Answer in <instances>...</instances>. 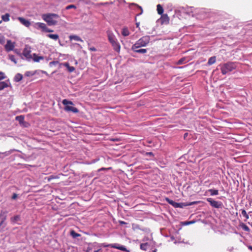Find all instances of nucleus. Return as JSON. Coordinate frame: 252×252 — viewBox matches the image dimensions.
I'll return each mask as SVG.
<instances>
[{
  "label": "nucleus",
  "instance_id": "nucleus-44",
  "mask_svg": "<svg viewBox=\"0 0 252 252\" xmlns=\"http://www.w3.org/2000/svg\"><path fill=\"white\" fill-rule=\"evenodd\" d=\"M106 169L105 168H100L99 169H98V171H102V170H106Z\"/></svg>",
  "mask_w": 252,
  "mask_h": 252
},
{
  "label": "nucleus",
  "instance_id": "nucleus-23",
  "mask_svg": "<svg viewBox=\"0 0 252 252\" xmlns=\"http://www.w3.org/2000/svg\"><path fill=\"white\" fill-rule=\"evenodd\" d=\"M8 85L5 82H0V91L8 87Z\"/></svg>",
  "mask_w": 252,
  "mask_h": 252
},
{
  "label": "nucleus",
  "instance_id": "nucleus-49",
  "mask_svg": "<svg viewBox=\"0 0 252 252\" xmlns=\"http://www.w3.org/2000/svg\"><path fill=\"white\" fill-rule=\"evenodd\" d=\"M0 43H1V44H2V43H3V41H2V40H0Z\"/></svg>",
  "mask_w": 252,
  "mask_h": 252
},
{
  "label": "nucleus",
  "instance_id": "nucleus-42",
  "mask_svg": "<svg viewBox=\"0 0 252 252\" xmlns=\"http://www.w3.org/2000/svg\"><path fill=\"white\" fill-rule=\"evenodd\" d=\"M53 31H54L53 30H51L47 28L46 30L45 31V32H53Z\"/></svg>",
  "mask_w": 252,
  "mask_h": 252
},
{
  "label": "nucleus",
  "instance_id": "nucleus-48",
  "mask_svg": "<svg viewBox=\"0 0 252 252\" xmlns=\"http://www.w3.org/2000/svg\"><path fill=\"white\" fill-rule=\"evenodd\" d=\"M196 202H191L189 204V205H192V204H196Z\"/></svg>",
  "mask_w": 252,
  "mask_h": 252
},
{
  "label": "nucleus",
  "instance_id": "nucleus-17",
  "mask_svg": "<svg viewBox=\"0 0 252 252\" xmlns=\"http://www.w3.org/2000/svg\"><path fill=\"white\" fill-rule=\"evenodd\" d=\"M63 65L67 68L69 72H72L75 70V68L73 66H70L68 63H64Z\"/></svg>",
  "mask_w": 252,
  "mask_h": 252
},
{
  "label": "nucleus",
  "instance_id": "nucleus-2",
  "mask_svg": "<svg viewBox=\"0 0 252 252\" xmlns=\"http://www.w3.org/2000/svg\"><path fill=\"white\" fill-rule=\"evenodd\" d=\"M150 36L146 35L138 39L131 47L132 50H135L141 47L146 46L150 42Z\"/></svg>",
  "mask_w": 252,
  "mask_h": 252
},
{
  "label": "nucleus",
  "instance_id": "nucleus-41",
  "mask_svg": "<svg viewBox=\"0 0 252 252\" xmlns=\"http://www.w3.org/2000/svg\"><path fill=\"white\" fill-rule=\"evenodd\" d=\"M17 197V194L16 193H14L12 196V199H15Z\"/></svg>",
  "mask_w": 252,
  "mask_h": 252
},
{
  "label": "nucleus",
  "instance_id": "nucleus-27",
  "mask_svg": "<svg viewBox=\"0 0 252 252\" xmlns=\"http://www.w3.org/2000/svg\"><path fill=\"white\" fill-rule=\"evenodd\" d=\"M9 14L8 13H6L3 15L2 16L1 18L3 21L5 22L8 21L9 20Z\"/></svg>",
  "mask_w": 252,
  "mask_h": 252
},
{
  "label": "nucleus",
  "instance_id": "nucleus-1",
  "mask_svg": "<svg viewBox=\"0 0 252 252\" xmlns=\"http://www.w3.org/2000/svg\"><path fill=\"white\" fill-rule=\"evenodd\" d=\"M108 37V39L111 43L114 50L117 53H120L121 50V45L118 42L115 35L113 32L110 30H108L106 32Z\"/></svg>",
  "mask_w": 252,
  "mask_h": 252
},
{
  "label": "nucleus",
  "instance_id": "nucleus-28",
  "mask_svg": "<svg viewBox=\"0 0 252 252\" xmlns=\"http://www.w3.org/2000/svg\"><path fill=\"white\" fill-rule=\"evenodd\" d=\"M20 220V216L18 215L15 216L11 218L10 220L12 222L15 223L17 221Z\"/></svg>",
  "mask_w": 252,
  "mask_h": 252
},
{
  "label": "nucleus",
  "instance_id": "nucleus-34",
  "mask_svg": "<svg viewBox=\"0 0 252 252\" xmlns=\"http://www.w3.org/2000/svg\"><path fill=\"white\" fill-rule=\"evenodd\" d=\"M172 206H173V207H176V208L181 207V206L180 203H177V202H176L175 201H174V202H173V204L172 205Z\"/></svg>",
  "mask_w": 252,
  "mask_h": 252
},
{
  "label": "nucleus",
  "instance_id": "nucleus-31",
  "mask_svg": "<svg viewBox=\"0 0 252 252\" xmlns=\"http://www.w3.org/2000/svg\"><path fill=\"white\" fill-rule=\"evenodd\" d=\"M242 214L246 218V220L249 219V216L245 210H242Z\"/></svg>",
  "mask_w": 252,
  "mask_h": 252
},
{
  "label": "nucleus",
  "instance_id": "nucleus-15",
  "mask_svg": "<svg viewBox=\"0 0 252 252\" xmlns=\"http://www.w3.org/2000/svg\"><path fill=\"white\" fill-rule=\"evenodd\" d=\"M110 246L111 248H115V249H117L123 251L128 252V251H127L126 248L123 246H116V244H112V245H110Z\"/></svg>",
  "mask_w": 252,
  "mask_h": 252
},
{
  "label": "nucleus",
  "instance_id": "nucleus-22",
  "mask_svg": "<svg viewBox=\"0 0 252 252\" xmlns=\"http://www.w3.org/2000/svg\"><path fill=\"white\" fill-rule=\"evenodd\" d=\"M216 61V58L215 56L209 58L208 62V65H212L215 63Z\"/></svg>",
  "mask_w": 252,
  "mask_h": 252
},
{
  "label": "nucleus",
  "instance_id": "nucleus-18",
  "mask_svg": "<svg viewBox=\"0 0 252 252\" xmlns=\"http://www.w3.org/2000/svg\"><path fill=\"white\" fill-rule=\"evenodd\" d=\"M47 36L48 37L54 40H57L59 38V35L57 34H48Z\"/></svg>",
  "mask_w": 252,
  "mask_h": 252
},
{
  "label": "nucleus",
  "instance_id": "nucleus-33",
  "mask_svg": "<svg viewBox=\"0 0 252 252\" xmlns=\"http://www.w3.org/2000/svg\"><path fill=\"white\" fill-rule=\"evenodd\" d=\"M172 206H173V207H176V208L181 207V206L180 203H177V202H176L175 201H174V202H173V204L172 205Z\"/></svg>",
  "mask_w": 252,
  "mask_h": 252
},
{
  "label": "nucleus",
  "instance_id": "nucleus-40",
  "mask_svg": "<svg viewBox=\"0 0 252 252\" xmlns=\"http://www.w3.org/2000/svg\"><path fill=\"white\" fill-rule=\"evenodd\" d=\"M184 60L183 59H180V60L178 61V64H181L183 63V62H184Z\"/></svg>",
  "mask_w": 252,
  "mask_h": 252
},
{
  "label": "nucleus",
  "instance_id": "nucleus-25",
  "mask_svg": "<svg viewBox=\"0 0 252 252\" xmlns=\"http://www.w3.org/2000/svg\"><path fill=\"white\" fill-rule=\"evenodd\" d=\"M132 50L136 53H141V54H145L147 51L146 49H136Z\"/></svg>",
  "mask_w": 252,
  "mask_h": 252
},
{
  "label": "nucleus",
  "instance_id": "nucleus-26",
  "mask_svg": "<svg viewBox=\"0 0 252 252\" xmlns=\"http://www.w3.org/2000/svg\"><path fill=\"white\" fill-rule=\"evenodd\" d=\"M208 191L210 192L211 195H216L219 194V191L217 189H210Z\"/></svg>",
  "mask_w": 252,
  "mask_h": 252
},
{
  "label": "nucleus",
  "instance_id": "nucleus-30",
  "mask_svg": "<svg viewBox=\"0 0 252 252\" xmlns=\"http://www.w3.org/2000/svg\"><path fill=\"white\" fill-rule=\"evenodd\" d=\"M70 234L73 237V238H76L77 237H79L80 236V235L77 233H76L73 230H72L71 232H70Z\"/></svg>",
  "mask_w": 252,
  "mask_h": 252
},
{
  "label": "nucleus",
  "instance_id": "nucleus-29",
  "mask_svg": "<svg viewBox=\"0 0 252 252\" xmlns=\"http://www.w3.org/2000/svg\"><path fill=\"white\" fill-rule=\"evenodd\" d=\"M148 245L147 243L141 244L140 245V249L142 250L146 251Z\"/></svg>",
  "mask_w": 252,
  "mask_h": 252
},
{
  "label": "nucleus",
  "instance_id": "nucleus-13",
  "mask_svg": "<svg viewBox=\"0 0 252 252\" xmlns=\"http://www.w3.org/2000/svg\"><path fill=\"white\" fill-rule=\"evenodd\" d=\"M34 62H39L40 60L44 59L43 56H39L36 54H33L32 56V59Z\"/></svg>",
  "mask_w": 252,
  "mask_h": 252
},
{
  "label": "nucleus",
  "instance_id": "nucleus-47",
  "mask_svg": "<svg viewBox=\"0 0 252 252\" xmlns=\"http://www.w3.org/2000/svg\"><path fill=\"white\" fill-rule=\"evenodd\" d=\"M248 249L251 251H252V246H248Z\"/></svg>",
  "mask_w": 252,
  "mask_h": 252
},
{
  "label": "nucleus",
  "instance_id": "nucleus-21",
  "mask_svg": "<svg viewBox=\"0 0 252 252\" xmlns=\"http://www.w3.org/2000/svg\"><path fill=\"white\" fill-rule=\"evenodd\" d=\"M15 119L19 122L20 124H22L24 122V117L22 115L16 117Z\"/></svg>",
  "mask_w": 252,
  "mask_h": 252
},
{
  "label": "nucleus",
  "instance_id": "nucleus-37",
  "mask_svg": "<svg viewBox=\"0 0 252 252\" xmlns=\"http://www.w3.org/2000/svg\"><path fill=\"white\" fill-rule=\"evenodd\" d=\"M57 178H58L57 176H54V175H52V176H50V177H49L48 178V181L49 182V181H50L52 179H57Z\"/></svg>",
  "mask_w": 252,
  "mask_h": 252
},
{
  "label": "nucleus",
  "instance_id": "nucleus-5",
  "mask_svg": "<svg viewBox=\"0 0 252 252\" xmlns=\"http://www.w3.org/2000/svg\"><path fill=\"white\" fill-rule=\"evenodd\" d=\"M7 214V212L6 211H1L0 213V232L3 231L6 225L5 221L6 220Z\"/></svg>",
  "mask_w": 252,
  "mask_h": 252
},
{
  "label": "nucleus",
  "instance_id": "nucleus-36",
  "mask_svg": "<svg viewBox=\"0 0 252 252\" xmlns=\"http://www.w3.org/2000/svg\"><path fill=\"white\" fill-rule=\"evenodd\" d=\"M165 200H166V201H167L169 204H170V205H171L173 204V202H174V201H173V200H171V199H170L169 198H167V197H166V198H165Z\"/></svg>",
  "mask_w": 252,
  "mask_h": 252
},
{
  "label": "nucleus",
  "instance_id": "nucleus-39",
  "mask_svg": "<svg viewBox=\"0 0 252 252\" xmlns=\"http://www.w3.org/2000/svg\"><path fill=\"white\" fill-rule=\"evenodd\" d=\"M59 63V62L58 61H53L50 63V65L51 66L52 65H56Z\"/></svg>",
  "mask_w": 252,
  "mask_h": 252
},
{
  "label": "nucleus",
  "instance_id": "nucleus-7",
  "mask_svg": "<svg viewBox=\"0 0 252 252\" xmlns=\"http://www.w3.org/2000/svg\"><path fill=\"white\" fill-rule=\"evenodd\" d=\"M31 53V47L28 45H26L23 52V55L27 60H30L32 59V55Z\"/></svg>",
  "mask_w": 252,
  "mask_h": 252
},
{
  "label": "nucleus",
  "instance_id": "nucleus-50",
  "mask_svg": "<svg viewBox=\"0 0 252 252\" xmlns=\"http://www.w3.org/2000/svg\"><path fill=\"white\" fill-rule=\"evenodd\" d=\"M187 135H188L187 133H185V135H184V137L187 136Z\"/></svg>",
  "mask_w": 252,
  "mask_h": 252
},
{
  "label": "nucleus",
  "instance_id": "nucleus-35",
  "mask_svg": "<svg viewBox=\"0 0 252 252\" xmlns=\"http://www.w3.org/2000/svg\"><path fill=\"white\" fill-rule=\"evenodd\" d=\"M76 7L75 5H73V4H71V5H69L68 6H67L66 7V9H71V8H76Z\"/></svg>",
  "mask_w": 252,
  "mask_h": 252
},
{
  "label": "nucleus",
  "instance_id": "nucleus-45",
  "mask_svg": "<svg viewBox=\"0 0 252 252\" xmlns=\"http://www.w3.org/2000/svg\"><path fill=\"white\" fill-rule=\"evenodd\" d=\"M147 155H150V156H153L154 155L152 152L147 153Z\"/></svg>",
  "mask_w": 252,
  "mask_h": 252
},
{
  "label": "nucleus",
  "instance_id": "nucleus-19",
  "mask_svg": "<svg viewBox=\"0 0 252 252\" xmlns=\"http://www.w3.org/2000/svg\"><path fill=\"white\" fill-rule=\"evenodd\" d=\"M240 227H241L243 230L247 232H249L250 231V229L249 227L245 224L243 222H241L239 225Z\"/></svg>",
  "mask_w": 252,
  "mask_h": 252
},
{
  "label": "nucleus",
  "instance_id": "nucleus-24",
  "mask_svg": "<svg viewBox=\"0 0 252 252\" xmlns=\"http://www.w3.org/2000/svg\"><path fill=\"white\" fill-rule=\"evenodd\" d=\"M23 78V75L20 73L17 74L14 78V80L16 82H19L21 81Z\"/></svg>",
  "mask_w": 252,
  "mask_h": 252
},
{
  "label": "nucleus",
  "instance_id": "nucleus-52",
  "mask_svg": "<svg viewBox=\"0 0 252 252\" xmlns=\"http://www.w3.org/2000/svg\"><path fill=\"white\" fill-rule=\"evenodd\" d=\"M191 223L190 222H187L186 223H187V224H189V223Z\"/></svg>",
  "mask_w": 252,
  "mask_h": 252
},
{
  "label": "nucleus",
  "instance_id": "nucleus-6",
  "mask_svg": "<svg viewBox=\"0 0 252 252\" xmlns=\"http://www.w3.org/2000/svg\"><path fill=\"white\" fill-rule=\"evenodd\" d=\"M235 68L234 64L232 63H228L224 64L221 67V72L223 74H225L228 72L231 71Z\"/></svg>",
  "mask_w": 252,
  "mask_h": 252
},
{
  "label": "nucleus",
  "instance_id": "nucleus-9",
  "mask_svg": "<svg viewBox=\"0 0 252 252\" xmlns=\"http://www.w3.org/2000/svg\"><path fill=\"white\" fill-rule=\"evenodd\" d=\"M5 50L7 52L13 50L15 47V43L11 42L10 40L7 41V43L5 45Z\"/></svg>",
  "mask_w": 252,
  "mask_h": 252
},
{
  "label": "nucleus",
  "instance_id": "nucleus-38",
  "mask_svg": "<svg viewBox=\"0 0 252 252\" xmlns=\"http://www.w3.org/2000/svg\"><path fill=\"white\" fill-rule=\"evenodd\" d=\"M5 78L4 74L2 72H0V80L4 79Z\"/></svg>",
  "mask_w": 252,
  "mask_h": 252
},
{
  "label": "nucleus",
  "instance_id": "nucleus-51",
  "mask_svg": "<svg viewBox=\"0 0 252 252\" xmlns=\"http://www.w3.org/2000/svg\"><path fill=\"white\" fill-rule=\"evenodd\" d=\"M138 7H139V8H140V9H141V10L142 11V8H141V6H138Z\"/></svg>",
  "mask_w": 252,
  "mask_h": 252
},
{
  "label": "nucleus",
  "instance_id": "nucleus-43",
  "mask_svg": "<svg viewBox=\"0 0 252 252\" xmlns=\"http://www.w3.org/2000/svg\"><path fill=\"white\" fill-rule=\"evenodd\" d=\"M119 223L121 224H126V222L125 221H122V220H120L119 221Z\"/></svg>",
  "mask_w": 252,
  "mask_h": 252
},
{
  "label": "nucleus",
  "instance_id": "nucleus-11",
  "mask_svg": "<svg viewBox=\"0 0 252 252\" xmlns=\"http://www.w3.org/2000/svg\"><path fill=\"white\" fill-rule=\"evenodd\" d=\"M35 27L36 28H40L43 32H45L47 27L45 24L43 23H37L35 24Z\"/></svg>",
  "mask_w": 252,
  "mask_h": 252
},
{
  "label": "nucleus",
  "instance_id": "nucleus-46",
  "mask_svg": "<svg viewBox=\"0 0 252 252\" xmlns=\"http://www.w3.org/2000/svg\"><path fill=\"white\" fill-rule=\"evenodd\" d=\"M139 25H140V23H139V22H137V23H136V27H137V28H139Z\"/></svg>",
  "mask_w": 252,
  "mask_h": 252
},
{
  "label": "nucleus",
  "instance_id": "nucleus-20",
  "mask_svg": "<svg viewBox=\"0 0 252 252\" xmlns=\"http://www.w3.org/2000/svg\"><path fill=\"white\" fill-rule=\"evenodd\" d=\"M157 10L158 13L159 15L163 14V8L162 7V6L160 4H158L157 5Z\"/></svg>",
  "mask_w": 252,
  "mask_h": 252
},
{
  "label": "nucleus",
  "instance_id": "nucleus-4",
  "mask_svg": "<svg viewBox=\"0 0 252 252\" xmlns=\"http://www.w3.org/2000/svg\"><path fill=\"white\" fill-rule=\"evenodd\" d=\"M62 103L64 105H65L64 108L65 111L68 112H72L74 113H77L79 112L77 108L69 105H73V103L72 101L65 99L63 100Z\"/></svg>",
  "mask_w": 252,
  "mask_h": 252
},
{
  "label": "nucleus",
  "instance_id": "nucleus-3",
  "mask_svg": "<svg viewBox=\"0 0 252 252\" xmlns=\"http://www.w3.org/2000/svg\"><path fill=\"white\" fill-rule=\"evenodd\" d=\"M42 18L49 26H53L57 24L59 16L56 14H48L43 15Z\"/></svg>",
  "mask_w": 252,
  "mask_h": 252
},
{
  "label": "nucleus",
  "instance_id": "nucleus-12",
  "mask_svg": "<svg viewBox=\"0 0 252 252\" xmlns=\"http://www.w3.org/2000/svg\"><path fill=\"white\" fill-rule=\"evenodd\" d=\"M18 20L23 25L27 27H29L31 25V23L29 21L22 17H19Z\"/></svg>",
  "mask_w": 252,
  "mask_h": 252
},
{
  "label": "nucleus",
  "instance_id": "nucleus-16",
  "mask_svg": "<svg viewBox=\"0 0 252 252\" xmlns=\"http://www.w3.org/2000/svg\"><path fill=\"white\" fill-rule=\"evenodd\" d=\"M122 34L124 36H127L130 34V32L127 27H124L122 29Z\"/></svg>",
  "mask_w": 252,
  "mask_h": 252
},
{
  "label": "nucleus",
  "instance_id": "nucleus-8",
  "mask_svg": "<svg viewBox=\"0 0 252 252\" xmlns=\"http://www.w3.org/2000/svg\"><path fill=\"white\" fill-rule=\"evenodd\" d=\"M207 201L210 203V205L216 208H220L222 207V203L220 201H217L213 200L211 198H208Z\"/></svg>",
  "mask_w": 252,
  "mask_h": 252
},
{
  "label": "nucleus",
  "instance_id": "nucleus-53",
  "mask_svg": "<svg viewBox=\"0 0 252 252\" xmlns=\"http://www.w3.org/2000/svg\"><path fill=\"white\" fill-rule=\"evenodd\" d=\"M1 22V21H0V23Z\"/></svg>",
  "mask_w": 252,
  "mask_h": 252
},
{
  "label": "nucleus",
  "instance_id": "nucleus-10",
  "mask_svg": "<svg viewBox=\"0 0 252 252\" xmlns=\"http://www.w3.org/2000/svg\"><path fill=\"white\" fill-rule=\"evenodd\" d=\"M160 20L161 21V23L162 24H168L169 22V17L168 16L167 14H162Z\"/></svg>",
  "mask_w": 252,
  "mask_h": 252
},
{
  "label": "nucleus",
  "instance_id": "nucleus-14",
  "mask_svg": "<svg viewBox=\"0 0 252 252\" xmlns=\"http://www.w3.org/2000/svg\"><path fill=\"white\" fill-rule=\"evenodd\" d=\"M69 38L70 39V40H75V41H80V42H83V40L78 36L76 35H70L69 36Z\"/></svg>",
  "mask_w": 252,
  "mask_h": 252
},
{
  "label": "nucleus",
  "instance_id": "nucleus-32",
  "mask_svg": "<svg viewBox=\"0 0 252 252\" xmlns=\"http://www.w3.org/2000/svg\"><path fill=\"white\" fill-rule=\"evenodd\" d=\"M9 59L13 62H14L15 64L17 63V61L15 58V57L14 55H9Z\"/></svg>",
  "mask_w": 252,
  "mask_h": 252
}]
</instances>
